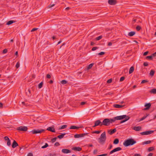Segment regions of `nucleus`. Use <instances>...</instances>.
Instances as JSON below:
<instances>
[{"instance_id":"7c9ffc66","label":"nucleus","mask_w":156,"mask_h":156,"mask_svg":"<svg viewBox=\"0 0 156 156\" xmlns=\"http://www.w3.org/2000/svg\"><path fill=\"white\" fill-rule=\"evenodd\" d=\"M28 93L27 92H26L27 95H28V96H31V94L30 90L29 89L28 90Z\"/></svg>"},{"instance_id":"052dcab7","label":"nucleus","mask_w":156,"mask_h":156,"mask_svg":"<svg viewBox=\"0 0 156 156\" xmlns=\"http://www.w3.org/2000/svg\"><path fill=\"white\" fill-rule=\"evenodd\" d=\"M46 77L48 78H50L51 77V76L50 74H48L46 76Z\"/></svg>"},{"instance_id":"7ed1b4c3","label":"nucleus","mask_w":156,"mask_h":156,"mask_svg":"<svg viewBox=\"0 0 156 156\" xmlns=\"http://www.w3.org/2000/svg\"><path fill=\"white\" fill-rule=\"evenodd\" d=\"M100 143H104L106 140V137L105 132H103L101 135L100 137L98 139Z\"/></svg>"},{"instance_id":"338daca9","label":"nucleus","mask_w":156,"mask_h":156,"mask_svg":"<svg viewBox=\"0 0 156 156\" xmlns=\"http://www.w3.org/2000/svg\"><path fill=\"white\" fill-rule=\"evenodd\" d=\"M86 103V102H84V101H83L80 104L81 105H83L85 104Z\"/></svg>"},{"instance_id":"3c124183","label":"nucleus","mask_w":156,"mask_h":156,"mask_svg":"<svg viewBox=\"0 0 156 156\" xmlns=\"http://www.w3.org/2000/svg\"><path fill=\"white\" fill-rule=\"evenodd\" d=\"M98 47H93L92 49V50L93 51H95L97 49H98Z\"/></svg>"},{"instance_id":"423d86ee","label":"nucleus","mask_w":156,"mask_h":156,"mask_svg":"<svg viewBox=\"0 0 156 156\" xmlns=\"http://www.w3.org/2000/svg\"><path fill=\"white\" fill-rule=\"evenodd\" d=\"M154 132L153 130H150L147 131H145L143 132H141L140 133V134L142 135H148Z\"/></svg>"},{"instance_id":"5fc2aeb1","label":"nucleus","mask_w":156,"mask_h":156,"mask_svg":"<svg viewBox=\"0 0 156 156\" xmlns=\"http://www.w3.org/2000/svg\"><path fill=\"white\" fill-rule=\"evenodd\" d=\"M144 65L145 66H147L148 65V64L147 62H145L144 63Z\"/></svg>"},{"instance_id":"412c9836","label":"nucleus","mask_w":156,"mask_h":156,"mask_svg":"<svg viewBox=\"0 0 156 156\" xmlns=\"http://www.w3.org/2000/svg\"><path fill=\"white\" fill-rule=\"evenodd\" d=\"M135 34L134 31H131L129 32L128 34V35L130 37H132Z\"/></svg>"},{"instance_id":"13d9d810","label":"nucleus","mask_w":156,"mask_h":156,"mask_svg":"<svg viewBox=\"0 0 156 156\" xmlns=\"http://www.w3.org/2000/svg\"><path fill=\"white\" fill-rule=\"evenodd\" d=\"M2 112H1V113H0L1 114V115H0V116H7V115H5V114H2Z\"/></svg>"},{"instance_id":"69168bd1","label":"nucleus","mask_w":156,"mask_h":156,"mask_svg":"<svg viewBox=\"0 0 156 156\" xmlns=\"http://www.w3.org/2000/svg\"><path fill=\"white\" fill-rule=\"evenodd\" d=\"M94 133L97 134H99L100 133V131H95L94 132Z\"/></svg>"},{"instance_id":"4c0bfd02","label":"nucleus","mask_w":156,"mask_h":156,"mask_svg":"<svg viewBox=\"0 0 156 156\" xmlns=\"http://www.w3.org/2000/svg\"><path fill=\"white\" fill-rule=\"evenodd\" d=\"M48 144L47 143H45V145L42 146L41 147V148H45L47 147H48Z\"/></svg>"},{"instance_id":"680f3d73","label":"nucleus","mask_w":156,"mask_h":156,"mask_svg":"<svg viewBox=\"0 0 156 156\" xmlns=\"http://www.w3.org/2000/svg\"><path fill=\"white\" fill-rule=\"evenodd\" d=\"M60 144L59 143L57 142L55 144V146H58Z\"/></svg>"},{"instance_id":"09e8293b","label":"nucleus","mask_w":156,"mask_h":156,"mask_svg":"<svg viewBox=\"0 0 156 156\" xmlns=\"http://www.w3.org/2000/svg\"><path fill=\"white\" fill-rule=\"evenodd\" d=\"M7 51H8V50H7V49H5L3 50V53L4 54H5L7 52Z\"/></svg>"},{"instance_id":"6e6d98bb","label":"nucleus","mask_w":156,"mask_h":156,"mask_svg":"<svg viewBox=\"0 0 156 156\" xmlns=\"http://www.w3.org/2000/svg\"><path fill=\"white\" fill-rule=\"evenodd\" d=\"M55 5V4H53L52 5H50L48 6V8H51Z\"/></svg>"},{"instance_id":"4468645a","label":"nucleus","mask_w":156,"mask_h":156,"mask_svg":"<svg viewBox=\"0 0 156 156\" xmlns=\"http://www.w3.org/2000/svg\"><path fill=\"white\" fill-rule=\"evenodd\" d=\"M124 106V105H121L118 104H114L113 105V106L116 108H120L123 107Z\"/></svg>"},{"instance_id":"0eeeda50","label":"nucleus","mask_w":156,"mask_h":156,"mask_svg":"<svg viewBox=\"0 0 156 156\" xmlns=\"http://www.w3.org/2000/svg\"><path fill=\"white\" fill-rule=\"evenodd\" d=\"M121 150H122V148L120 147H116V148L114 149H113L112 150L110 151L109 152V154H112L113 153H114L115 152H116L117 151H120Z\"/></svg>"},{"instance_id":"f257e3e1","label":"nucleus","mask_w":156,"mask_h":156,"mask_svg":"<svg viewBox=\"0 0 156 156\" xmlns=\"http://www.w3.org/2000/svg\"><path fill=\"white\" fill-rule=\"evenodd\" d=\"M124 118H114L113 119H105L102 122V125L108 126L116 120H121Z\"/></svg>"},{"instance_id":"9d476101","label":"nucleus","mask_w":156,"mask_h":156,"mask_svg":"<svg viewBox=\"0 0 156 156\" xmlns=\"http://www.w3.org/2000/svg\"><path fill=\"white\" fill-rule=\"evenodd\" d=\"M62 152L64 154H67L71 152V151L68 149H63L62 150Z\"/></svg>"},{"instance_id":"c03bdc74","label":"nucleus","mask_w":156,"mask_h":156,"mask_svg":"<svg viewBox=\"0 0 156 156\" xmlns=\"http://www.w3.org/2000/svg\"><path fill=\"white\" fill-rule=\"evenodd\" d=\"M57 139V137H54L51 140V141L52 142H55Z\"/></svg>"},{"instance_id":"a211bd4d","label":"nucleus","mask_w":156,"mask_h":156,"mask_svg":"<svg viewBox=\"0 0 156 156\" xmlns=\"http://www.w3.org/2000/svg\"><path fill=\"white\" fill-rule=\"evenodd\" d=\"M129 118H123V119H122V120L120 121V123H122L125 122L128 120Z\"/></svg>"},{"instance_id":"bf43d9fd","label":"nucleus","mask_w":156,"mask_h":156,"mask_svg":"<svg viewBox=\"0 0 156 156\" xmlns=\"http://www.w3.org/2000/svg\"><path fill=\"white\" fill-rule=\"evenodd\" d=\"M148 51H146L143 54V55L144 56L148 54Z\"/></svg>"},{"instance_id":"1a4fd4ad","label":"nucleus","mask_w":156,"mask_h":156,"mask_svg":"<svg viewBox=\"0 0 156 156\" xmlns=\"http://www.w3.org/2000/svg\"><path fill=\"white\" fill-rule=\"evenodd\" d=\"M132 129L136 131H140L141 130L142 128L140 126H134L132 128Z\"/></svg>"},{"instance_id":"a19ab883","label":"nucleus","mask_w":156,"mask_h":156,"mask_svg":"<svg viewBox=\"0 0 156 156\" xmlns=\"http://www.w3.org/2000/svg\"><path fill=\"white\" fill-rule=\"evenodd\" d=\"M88 134L87 133H82L80 134V137H83L85 136V135H87Z\"/></svg>"},{"instance_id":"bb28decb","label":"nucleus","mask_w":156,"mask_h":156,"mask_svg":"<svg viewBox=\"0 0 156 156\" xmlns=\"http://www.w3.org/2000/svg\"><path fill=\"white\" fill-rule=\"evenodd\" d=\"M67 126L66 125H63L62 126L59 128V129H64L65 128H66L67 127Z\"/></svg>"},{"instance_id":"e433bc0d","label":"nucleus","mask_w":156,"mask_h":156,"mask_svg":"<svg viewBox=\"0 0 156 156\" xmlns=\"http://www.w3.org/2000/svg\"><path fill=\"white\" fill-rule=\"evenodd\" d=\"M102 37V36H100L96 38V40L97 41H98L100 39H101Z\"/></svg>"},{"instance_id":"a878e982","label":"nucleus","mask_w":156,"mask_h":156,"mask_svg":"<svg viewBox=\"0 0 156 156\" xmlns=\"http://www.w3.org/2000/svg\"><path fill=\"white\" fill-rule=\"evenodd\" d=\"M154 71L153 70H151L150 73V75L151 76H153L154 75Z\"/></svg>"},{"instance_id":"9b49d317","label":"nucleus","mask_w":156,"mask_h":156,"mask_svg":"<svg viewBox=\"0 0 156 156\" xmlns=\"http://www.w3.org/2000/svg\"><path fill=\"white\" fill-rule=\"evenodd\" d=\"M108 3L111 5H114L116 3L115 0H108Z\"/></svg>"},{"instance_id":"2f4dec72","label":"nucleus","mask_w":156,"mask_h":156,"mask_svg":"<svg viewBox=\"0 0 156 156\" xmlns=\"http://www.w3.org/2000/svg\"><path fill=\"white\" fill-rule=\"evenodd\" d=\"M67 83V81L65 80H63L61 81V83L63 84H65Z\"/></svg>"},{"instance_id":"c85d7f7f","label":"nucleus","mask_w":156,"mask_h":156,"mask_svg":"<svg viewBox=\"0 0 156 156\" xmlns=\"http://www.w3.org/2000/svg\"><path fill=\"white\" fill-rule=\"evenodd\" d=\"M154 149V148L153 147H149L148 149V151L150 152L152 151Z\"/></svg>"},{"instance_id":"603ef678","label":"nucleus","mask_w":156,"mask_h":156,"mask_svg":"<svg viewBox=\"0 0 156 156\" xmlns=\"http://www.w3.org/2000/svg\"><path fill=\"white\" fill-rule=\"evenodd\" d=\"M125 79V77L124 76H122L121 77L120 79V81H123Z\"/></svg>"},{"instance_id":"49530a36","label":"nucleus","mask_w":156,"mask_h":156,"mask_svg":"<svg viewBox=\"0 0 156 156\" xmlns=\"http://www.w3.org/2000/svg\"><path fill=\"white\" fill-rule=\"evenodd\" d=\"M112 79H110L107 80V83H110L112 82Z\"/></svg>"},{"instance_id":"b1692460","label":"nucleus","mask_w":156,"mask_h":156,"mask_svg":"<svg viewBox=\"0 0 156 156\" xmlns=\"http://www.w3.org/2000/svg\"><path fill=\"white\" fill-rule=\"evenodd\" d=\"M66 134V133H62V134L58 136L57 137L60 139L62 138Z\"/></svg>"},{"instance_id":"37998d69","label":"nucleus","mask_w":156,"mask_h":156,"mask_svg":"<svg viewBox=\"0 0 156 156\" xmlns=\"http://www.w3.org/2000/svg\"><path fill=\"white\" fill-rule=\"evenodd\" d=\"M116 117H129V116H127L126 115H119L116 116Z\"/></svg>"},{"instance_id":"0e129e2a","label":"nucleus","mask_w":156,"mask_h":156,"mask_svg":"<svg viewBox=\"0 0 156 156\" xmlns=\"http://www.w3.org/2000/svg\"><path fill=\"white\" fill-rule=\"evenodd\" d=\"M151 56H152L153 57H155L156 56V52H155L154 53L152 54Z\"/></svg>"},{"instance_id":"ea45409f","label":"nucleus","mask_w":156,"mask_h":156,"mask_svg":"<svg viewBox=\"0 0 156 156\" xmlns=\"http://www.w3.org/2000/svg\"><path fill=\"white\" fill-rule=\"evenodd\" d=\"M141 28V27L139 26H137L136 27V29L138 31H139L140 30Z\"/></svg>"},{"instance_id":"f704fd0d","label":"nucleus","mask_w":156,"mask_h":156,"mask_svg":"<svg viewBox=\"0 0 156 156\" xmlns=\"http://www.w3.org/2000/svg\"><path fill=\"white\" fill-rule=\"evenodd\" d=\"M7 145L9 146H10L11 145V141L9 139V140H7Z\"/></svg>"},{"instance_id":"ddd939ff","label":"nucleus","mask_w":156,"mask_h":156,"mask_svg":"<svg viewBox=\"0 0 156 156\" xmlns=\"http://www.w3.org/2000/svg\"><path fill=\"white\" fill-rule=\"evenodd\" d=\"M47 130L50 131L52 132L55 133V130L54 128L52 127H49L47 129Z\"/></svg>"},{"instance_id":"72a5a7b5","label":"nucleus","mask_w":156,"mask_h":156,"mask_svg":"<svg viewBox=\"0 0 156 156\" xmlns=\"http://www.w3.org/2000/svg\"><path fill=\"white\" fill-rule=\"evenodd\" d=\"M36 118V120L39 123L41 122V118Z\"/></svg>"},{"instance_id":"4d7b16f0","label":"nucleus","mask_w":156,"mask_h":156,"mask_svg":"<svg viewBox=\"0 0 156 156\" xmlns=\"http://www.w3.org/2000/svg\"><path fill=\"white\" fill-rule=\"evenodd\" d=\"M38 29V28H33L31 30V32H34L36 30H37Z\"/></svg>"},{"instance_id":"58836bf2","label":"nucleus","mask_w":156,"mask_h":156,"mask_svg":"<svg viewBox=\"0 0 156 156\" xmlns=\"http://www.w3.org/2000/svg\"><path fill=\"white\" fill-rule=\"evenodd\" d=\"M142 118L140 120H138V119H136V122H140L141 121H142L143 120H144V119L145 118Z\"/></svg>"},{"instance_id":"39448f33","label":"nucleus","mask_w":156,"mask_h":156,"mask_svg":"<svg viewBox=\"0 0 156 156\" xmlns=\"http://www.w3.org/2000/svg\"><path fill=\"white\" fill-rule=\"evenodd\" d=\"M44 131V129H34L32 130L31 132L33 134L41 133Z\"/></svg>"},{"instance_id":"f3484780","label":"nucleus","mask_w":156,"mask_h":156,"mask_svg":"<svg viewBox=\"0 0 156 156\" xmlns=\"http://www.w3.org/2000/svg\"><path fill=\"white\" fill-rule=\"evenodd\" d=\"M151 104L150 103H148L146 104L145 105V106L146 107L144 109L145 110H148V109L151 107Z\"/></svg>"},{"instance_id":"c756f323","label":"nucleus","mask_w":156,"mask_h":156,"mask_svg":"<svg viewBox=\"0 0 156 156\" xmlns=\"http://www.w3.org/2000/svg\"><path fill=\"white\" fill-rule=\"evenodd\" d=\"M151 143V141L150 140H148L147 141H146L143 143V144H150Z\"/></svg>"},{"instance_id":"de8ad7c7","label":"nucleus","mask_w":156,"mask_h":156,"mask_svg":"<svg viewBox=\"0 0 156 156\" xmlns=\"http://www.w3.org/2000/svg\"><path fill=\"white\" fill-rule=\"evenodd\" d=\"M4 139L5 140V141H7V140H9V137L7 136H5L4 137Z\"/></svg>"},{"instance_id":"79ce46f5","label":"nucleus","mask_w":156,"mask_h":156,"mask_svg":"<svg viewBox=\"0 0 156 156\" xmlns=\"http://www.w3.org/2000/svg\"><path fill=\"white\" fill-rule=\"evenodd\" d=\"M20 66V64L19 62H17L16 65V67L17 69Z\"/></svg>"},{"instance_id":"c9c22d12","label":"nucleus","mask_w":156,"mask_h":156,"mask_svg":"<svg viewBox=\"0 0 156 156\" xmlns=\"http://www.w3.org/2000/svg\"><path fill=\"white\" fill-rule=\"evenodd\" d=\"M74 137L75 138H78L81 137L80 134H76L74 135Z\"/></svg>"},{"instance_id":"774afa93","label":"nucleus","mask_w":156,"mask_h":156,"mask_svg":"<svg viewBox=\"0 0 156 156\" xmlns=\"http://www.w3.org/2000/svg\"><path fill=\"white\" fill-rule=\"evenodd\" d=\"M134 156H141V155L139 154H134Z\"/></svg>"},{"instance_id":"e2e57ef3","label":"nucleus","mask_w":156,"mask_h":156,"mask_svg":"<svg viewBox=\"0 0 156 156\" xmlns=\"http://www.w3.org/2000/svg\"><path fill=\"white\" fill-rule=\"evenodd\" d=\"M27 156H33V154L32 153H30L28 154Z\"/></svg>"},{"instance_id":"f03ea898","label":"nucleus","mask_w":156,"mask_h":156,"mask_svg":"<svg viewBox=\"0 0 156 156\" xmlns=\"http://www.w3.org/2000/svg\"><path fill=\"white\" fill-rule=\"evenodd\" d=\"M136 143V142L133 139L131 138L125 140L123 142V144L125 147H128L129 146L132 145Z\"/></svg>"},{"instance_id":"5701e85b","label":"nucleus","mask_w":156,"mask_h":156,"mask_svg":"<svg viewBox=\"0 0 156 156\" xmlns=\"http://www.w3.org/2000/svg\"><path fill=\"white\" fill-rule=\"evenodd\" d=\"M15 21H14V20H10V21H8L6 23V24L7 25H10V24H12V23H15Z\"/></svg>"},{"instance_id":"473e14b6","label":"nucleus","mask_w":156,"mask_h":156,"mask_svg":"<svg viewBox=\"0 0 156 156\" xmlns=\"http://www.w3.org/2000/svg\"><path fill=\"white\" fill-rule=\"evenodd\" d=\"M43 83L42 82L40 83L38 85V87L40 89L41 88L42 86Z\"/></svg>"},{"instance_id":"aec40b11","label":"nucleus","mask_w":156,"mask_h":156,"mask_svg":"<svg viewBox=\"0 0 156 156\" xmlns=\"http://www.w3.org/2000/svg\"><path fill=\"white\" fill-rule=\"evenodd\" d=\"M151 94H156V89L153 88L151 89L150 91Z\"/></svg>"},{"instance_id":"2eb2a0df","label":"nucleus","mask_w":156,"mask_h":156,"mask_svg":"<svg viewBox=\"0 0 156 156\" xmlns=\"http://www.w3.org/2000/svg\"><path fill=\"white\" fill-rule=\"evenodd\" d=\"M116 131V129L115 128L113 129V130H110L108 131V133H109V134L110 135H112L113 133H115Z\"/></svg>"},{"instance_id":"4be33fe9","label":"nucleus","mask_w":156,"mask_h":156,"mask_svg":"<svg viewBox=\"0 0 156 156\" xmlns=\"http://www.w3.org/2000/svg\"><path fill=\"white\" fill-rule=\"evenodd\" d=\"M134 70V68L133 66H132L130 67L129 70V74H131L132 73Z\"/></svg>"},{"instance_id":"20e7f679","label":"nucleus","mask_w":156,"mask_h":156,"mask_svg":"<svg viewBox=\"0 0 156 156\" xmlns=\"http://www.w3.org/2000/svg\"><path fill=\"white\" fill-rule=\"evenodd\" d=\"M17 129L21 131H26L27 130V128L26 126H20L18 127Z\"/></svg>"},{"instance_id":"f8f14e48","label":"nucleus","mask_w":156,"mask_h":156,"mask_svg":"<svg viewBox=\"0 0 156 156\" xmlns=\"http://www.w3.org/2000/svg\"><path fill=\"white\" fill-rule=\"evenodd\" d=\"M18 146V144L15 140H14L12 144V147L15 148Z\"/></svg>"},{"instance_id":"393cba45","label":"nucleus","mask_w":156,"mask_h":156,"mask_svg":"<svg viewBox=\"0 0 156 156\" xmlns=\"http://www.w3.org/2000/svg\"><path fill=\"white\" fill-rule=\"evenodd\" d=\"M119 142V140L118 139H115L114 142H113V144H118Z\"/></svg>"},{"instance_id":"6ab92c4d","label":"nucleus","mask_w":156,"mask_h":156,"mask_svg":"<svg viewBox=\"0 0 156 156\" xmlns=\"http://www.w3.org/2000/svg\"><path fill=\"white\" fill-rule=\"evenodd\" d=\"M81 127H77L75 126H70V129H78L80 128H81Z\"/></svg>"},{"instance_id":"864d4df0","label":"nucleus","mask_w":156,"mask_h":156,"mask_svg":"<svg viewBox=\"0 0 156 156\" xmlns=\"http://www.w3.org/2000/svg\"><path fill=\"white\" fill-rule=\"evenodd\" d=\"M105 54V52H101L98 53V55H104Z\"/></svg>"},{"instance_id":"6e6552de","label":"nucleus","mask_w":156,"mask_h":156,"mask_svg":"<svg viewBox=\"0 0 156 156\" xmlns=\"http://www.w3.org/2000/svg\"><path fill=\"white\" fill-rule=\"evenodd\" d=\"M99 125L102 126V122L100 120H97L95 121L94 125L93 126V127H95Z\"/></svg>"},{"instance_id":"cd10ccee","label":"nucleus","mask_w":156,"mask_h":156,"mask_svg":"<svg viewBox=\"0 0 156 156\" xmlns=\"http://www.w3.org/2000/svg\"><path fill=\"white\" fill-rule=\"evenodd\" d=\"M93 65V63H91L87 67V69H91Z\"/></svg>"},{"instance_id":"a18cd8bd","label":"nucleus","mask_w":156,"mask_h":156,"mask_svg":"<svg viewBox=\"0 0 156 156\" xmlns=\"http://www.w3.org/2000/svg\"><path fill=\"white\" fill-rule=\"evenodd\" d=\"M146 58H148V59H150L151 60L152 59V56L151 55V56H147L146 57Z\"/></svg>"},{"instance_id":"8fccbe9b","label":"nucleus","mask_w":156,"mask_h":156,"mask_svg":"<svg viewBox=\"0 0 156 156\" xmlns=\"http://www.w3.org/2000/svg\"><path fill=\"white\" fill-rule=\"evenodd\" d=\"M148 82V81L146 80H143L141 82V83H147V82Z\"/></svg>"},{"instance_id":"dca6fc26","label":"nucleus","mask_w":156,"mask_h":156,"mask_svg":"<svg viewBox=\"0 0 156 156\" xmlns=\"http://www.w3.org/2000/svg\"><path fill=\"white\" fill-rule=\"evenodd\" d=\"M72 150L76 151H80L82 150V148L79 147H73Z\"/></svg>"}]
</instances>
